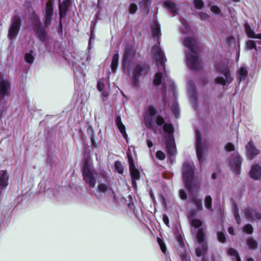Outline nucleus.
Wrapping results in <instances>:
<instances>
[{
    "label": "nucleus",
    "mask_w": 261,
    "mask_h": 261,
    "mask_svg": "<svg viewBox=\"0 0 261 261\" xmlns=\"http://www.w3.org/2000/svg\"><path fill=\"white\" fill-rule=\"evenodd\" d=\"M130 176L131 177V184L133 187H137V180L140 178V172L136 167L129 169Z\"/></svg>",
    "instance_id": "4be33fe9"
},
{
    "label": "nucleus",
    "mask_w": 261,
    "mask_h": 261,
    "mask_svg": "<svg viewBox=\"0 0 261 261\" xmlns=\"http://www.w3.org/2000/svg\"><path fill=\"white\" fill-rule=\"evenodd\" d=\"M34 51L33 50H30L28 53H27L24 55V60L25 61L30 64H32L33 63L35 57H34Z\"/></svg>",
    "instance_id": "473e14b6"
},
{
    "label": "nucleus",
    "mask_w": 261,
    "mask_h": 261,
    "mask_svg": "<svg viewBox=\"0 0 261 261\" xmlns=\"http://www.w3.org/2000/svg\"><path fill=\"white\" fill-rule=\"evenodd\" d=\"M9 175L6 170L0 171V195L2 190L8 185Z\"/></svg>",
    "instance_id": "5701e85b"
},
{
    "label": "nucleus",
    "mask_w": 261,
    "mask_h": 261,
    "mask_svg": "<svg viewBox=\"0 0 261 261\" xmlns=\"http://www.w3.org/2000/svg\"><path fill=\"white\" fill-rule=\"evenodd\" d=\"M138 10V7L136 4H131L129 7V12L130 14H134Z\"/></svg>",
    "instance_id": "de8ad7c7"
},
{
    "label": "nucleus",
    "mask_w": 261,
    "mask_h": 261,
    "mask_svg": "<svg viewBox=\"0 0 261 261\" xmlns=\"http://www.w3.org/2000/svg\"><path fill=\"white\" fill-rule=\"evenodd\" d=\"M182 26L180 27V31L182 34H187L189 32V28L185 22L181 21Z\"/></svg>",
    "instance_id": "49530a36"
},
{
    "label": "nucleus",
    "mask_w": 261,
    "mask_h": 261,
    "mask_svg": "<svg viewBox=\"0 0 261 261\" xmlns=\"http://www.w3.org/2000/svg\"><path fill=\"white\" fill-rule=\"evenodd\" d=\"M214 66L216 72L219 74L214 79L215 84L224 87L232 83L234 78L231 74L228 61L223 60L216 62Z\"/></svg>",
    "instance_id": "7ed1b4c3"
},
{
    "label": "nucleus",
    "mask_w": 261,
    "mask_h": 261,
    "mask_svg": "<svg viewBox=\"0 0 261 261\" xmlns=\"http://www.w3.org/2000/svg\"><path fill=\"white\" fill-rule=\"evenodd\" d=\"M256 43H259L261 44V41H257L255 42L254 40H249L246 42V47L248 49H252L253 48H254L256 50Z\"/></svg>",
    "instance_id": "c9c22d12"
},
{
    "label": "nucleus",
    "mask_w": 261,
    "mask_h": 261,
    "mask_svg": "<svg viewBox=\"0 0 261 261\" xmlns=\"http://www.w3.org/2000/svg\"><path fill=\"white\" fill-rule=\"evenodd\" d=\"M206 248L204 246L202 247V249L200 248H196L195 249V253L197 256L200 257L202 255L203 251H205Z\"/></svg>",
    "instance_id": "3c124183"
},
{
    "label": "nucleus",
    "mask_w": 261,
    "mask_h": 261,
    "mask_svg": "<svg viewBox=\"0 0 261 261\" xmlns=\"http://www.w3.org/2000/svg\"><path fill=\"white\" fill-rule=\"evenodd\" d=\"M158 242L160 245L161 249L163 253H165L166 251V247L165 243L162 241L161 239L158 238Z\"/></svg>",
    "instance_id": "09e8293b"
},
{
    "label": "nucleus",
    "mask_w": 261,
    "mask_h": 261,
    "mask_svg": "<svg viewBox=\"0 0 261 261\" xmlns=\"http://www.w3.org/2000/svg\"><path fill=\"white\" fill-rule=\"evenodd\" d=\"M163 220L164 223L167 226H168L169 223V218H168V216L166 215H165V214L163 215Z\"/></svg>",
    "instance_id": "13d9d810"
},
{
    "label": "nucleus",
    "mask_w": 261,
    "mask_h": 261,
    "mask_svg": "<svg viewBox=\"0 0 261 261\" xmlns=\"http://www.w3.org/2000/svg\"><path fill=\"white\" fill-rule=\"evenodd\" d=\"M212 177L213 179H215L217 178V174L216 173H213L212 175Z\"/></svg>",
    "instance_id": "774afa93"
},
{
    "label": "nucleus",
    "mask_w": 261,
    "mask_h": 261,
    "mask_svg": "<svg viewBox=\"0 0 261 261\" xmlns=\"http://www.w3.org/2000/svg\"><path fill=\"white\" fill-rule=\"evenodd\" d=\"M114 167L115 169V172H118V173L122 174L123 173V167L122 166L121 163L119 161H116L115 162Z\"/></svg>",
    "instance_id": "ea45409f"
},
{
    "label": "nucleus",
    "mask_w": 261,
    "mask_h": 261,
    "mask_svg": "<svg viewBox=\"0 0 261 261\" xmlns=\"http://www.w3.org/2000/svg\"><path fill=\"white\" fill-rule=\"evenodd\" d=\"M196 134V152L197 158L199 162H202L204 160V154L205 151V145L201 142V135L197 129L195 130Z\"/></svg>",
    "instance_id": "4468645a"
},
{
    "label": "nucleus",
    "mask_w": 261,
    "mask_h": 261,
    "mask_svg": "<svg viewBox=\"0 0 261 261\" xmlns=\"http://www.w3.org/2000/svg\"><path fill=\"white\" fill-rule=\"evenodd\" d=\"M74 73H75V76L76 79H78L79 77V75H78L79 73L80 74V75H82V74L80 71H75L74 70Z\"/></svg>",
    "instance_id": "0e129e2a"
},
{
    "label": "nucleus",
    "mask_w": 261,
    "mask_h": 261,
    "mask_svg": "<svg viewBox=\"0 0 261 261\" xmlns=\"http://www.w3.org/2000/svg\"><path fill=\"white\" fill-rule=\"evenodd\" d=\"M91 60V56L90 55H87L86 57V62H87V64H89V61Z\"/></svg>",
    "instance_id": "69168bd1"
},
{
    "label": "nucleus",
    "mask_w": 261,
    "mask_h": 261,
    "mask_svg": "<svg viewBox=\"0 0 261 261\" xmlns=\"http://www.w3.org/2000/svg\"><path fill=\"white\" fill-rule=\"evenodd\" d=\"M218 241L221 243H224L226 240V237L223 232L220 231L217 233Z\"/></svg>",
    "instance_id": "a18cd8bd"
},
{
    "label": "nucleus",
    "mask_w": 261,
    "mask_h": 261,
    "mask_svg": "<svg viewBox=\"0 0 261 261\" xmlns=\"http://www.w3.org/2000/svg\"><path fill=\"white\" fill-rule=\"evenodd\" d=\"M156 156L158 159L163 160L165 159L166 156L163 151L158 150L156 152Z\"/></svg>",
    "instance_id": "603ef678"
},
{
    "label": "nucleus",
    "mask_w": 261,
    "mask_h": 261,
    "mask_svg": "<svg viewBox=\"0 0 261 261\" xmlns=\"http://www.w3.org/2000/svg\"><path fill=\"white\" fill-rule=\"evenodd\" d=\"M225 149L228 152L233 151L234 150V146L231 143H228L225 146Z\"/></svg>",
    "instance_id": "8fccbe9b"
},
{
    "label": "nucleus",
    "mask_w": 261,
    "mask_h": 261,
    "mask_svg": "<svg viewBox=\"0 0 261 261\" xmlns=\"http://www.w3.org/2000/svg\"><path fill=\"white\" fill-rule=\"evenodd\" d=\"M164 7L168 11L169 13L172 15V16L177 14L178 9L176 4L170 1H165L163 2Z\"/></svg>",
    "instance_id": "412c9836"
},
{
    "label": "nucleus",
    "mask_w": 261,
    "mask_h": 261,
    "mask_svg": "<svg viewBox=\"0 0 261 261\" xmlns=\"http://www.w3.org/2000/svg\"><path fill=\"white\" fill-rule=\"evenodd\" d=\"M179 194L182 200H186L187 198V194L184 190L181 189L179 191Z\"/></svg>",
    "instance_id": "5fc2aeb1"
},
{
    "label": "nucleus",
    "mask_w": 261,
    "mask_h": 261,
    "mask_svg": "<svg viewBox=\"0 0 261 261\" xmlns=\"http://www.w3.org/2000/svg\"><path fill=\"white\" fill-rule=\"evenodd\" d=\"M242 231L245 233L251 234L253 232V227L250 224H247L242 228Z\"/></svg>",
    "instance_id": "58836bf2"
},
{
    "label": "nucleus",
    "mask_w": 261,
    "mask_h": 261,
    "mask_svg": "<svg viewBox=\"0 0 261 261\" xmlns=\"http://www.w3.org/2000/svg\"><path fill=\"white\" fill-rule=\"evenodd\" d=\"M150 28L154 41L157 42L152 47L151 54L156 61L159 70L154 75L153 84L156 86L157 93L162 97L166 96L167 87L170 86L172 90L173 96L176 97V86L174 81L170 79L166 72L165 62L167 59L165 53L160 46L159 39L161 35L160 24L157 21L154 20Z\"/></svg>",
    "instance_id": "f257e3e1"
},
{
    "label": "nucleus",
    "mask_w": 261,
    "mask_h": 261,
    "mask_svg": "<svg viewBox=\"0 0 261 261\" xmlns=\"http://www.w3.org/2000/svg\"><path fill=\"white\" fill-rule=\"evenodd\" d=\"M54 14V7L52 4H47L43 18L44 26L41 22L39 15L35 12L30 14V27L35 34L37 39L42 43L46 42L48 39L47 31L50 27Z\"/></svg>",
    "instance_id": "f03ea898"
},
{
    "label": "nucleus",
    "mask_w": 261,
    "mask_h": 261,
    "mask_svg": "<svg viewBox=\"0 0 261 261\" xmlns=\"http://www.w3.org/2000/svg\"><path fill=\"white\" fill-rule=\"evenodd\" d=\"M192 233L195 236L199 243H202L204 242L205 234L202 228L197 229L195 232L192 231Z\"/></svg>",
    "instance_id": "c85d7f7f"
},
{
    "label": "nucleus",
    "mask_w": 261,
    "mask_h": 261,
    "mask_svg": "<svg viewBox=\"0 0 261 261\" xmlns=\"http://www.w3.org/2000/svg\"><path fill=\"white\" fill-rule=\"evenodd\" d=\"M193 4L196 9H201L204 6L202 0H194Z\"/></svg>",
    "instance_id": "37998d69"
},
{
    "label": "nucleus",
    "mask_w": 261,
    "mask_h": 261,
    "mask_svg": "<svg viewBox=\"0 0 261 261\" xmlns=\"http://www.w3.org/2000/svg\"><path fill=\"white\" fill-rule=\"evenodd\" d=\"M82 171L84 180L92 191L95 187L97 172L94 169L92 162L89 159H84Z\"/></svg>",
    "instance_id": "423d86ee"
},
{
    "label": "nucleus",
    "mask_w": 261,
    "mask_h": 261,
    "mask_svg": "<svg viewBox=\"0 0 261 261\" xmlns=\"http://www.w3.org/2000/svg\"><path fill=\"white\" fill-rule=\"evenodd\" d=\"M21 20L18 14H15L11 19V25L8 30V37L11 40L15 39L20 31Z\"/></svg>",
    "instance_id": "f8f14e48"
},
{
    "label": "nucleus",
    "mask_w": 261,
    "mask_h": 261,
    "mask_svg": "<svg viewBox=\"0 0 261 261\" xmlns=\"http://www.w3.org/2000/svg\"><path fill=\"white\" fill-rule=\"evenodd\" d=\"M171 112L176 118H178L180 116L179 106L177 101H174L171 107Z\"/></svg>",
    "instance_id": "7c9ffc66"
},
{
    "label": "nucleus",
    "mask_w": 261,
    "mask_h": 261,
    "mask_svg": "<svg viewBox=\"0 0 261 261\" xmlns=\"http://www.w3.org/2000/svg\"><path fill=\"white\" fill-rule=\"evenodd\" d=\"M228 231L229 233L231 234V235H234V229H233V228L232 226H229L228 227Z\"/></svg>",
    "instance_id": "e2e57ef3"
},
{
    "label": "nucleus",
    "mask_w": 261,
    "mask_h": 261,
    "mask_svg": "<svg viewBox=\"0 0 261 261\" xmlns=\"http://www.w3.org/2000/svg\"><path fill=\"white\" fill-rule=\"evenodd\" d=\"M242 159L238 152H234L229 159V165L235 174L240 173Z\"/></svg>",
    "instance_id": "2eb2a0df"
},
{
    "label": "nucleus",
    "mask_w": 261,
    "mask_h": 261,
    "mask_svg": "<svg viewBox=\"0 0 261 261\" xmlns=\"http://www.w3.org/2000/svg\"><path fill=\"white\" fill-rule=\"evenodd\" d=\"M211 11L216 15H220L221 11L220 8L216 5H213L211 7Z\"/></svg>",
    "instance_id": "c03bdc74"
},
{
    "label": "nucleus",
    "mask_w": 261,
    "mask_h": 261,
    "mask_svg": "<svg viewBox=\"0 0 261 261\" xmlns=\"http://www.w3.org/2000/svg\"><path fill=\"white\" fill-rule=\"evenodd\" d=\"M190 225L191 226V230L193 231V228L198 229L201 228L202 225V222L198 219H194L191 221H189Z\"/></svg>",
    "instance_id": "2f4dec72"
},
{
    "label": "nucleus",
    "mask_w": 261,
    "mask_h": 261,
    "mask_svg": "<svg viewBox=\"0 0 261 261\" xmlns=\"http://www.w3.org/2000/svg\"><path fill=\"white\" fill-rule=\"evenodd\" d=\"M135 54L136 51L132 46L127 45L125 47L121 64V67L124 72H125L127 67L130 68L132 60L135 57Z\"/></svg>",
    "instance_id": "9b49d317"
},
{
    "label": "nucleus",
    "mask_w": 261,
    "mask_h": 261,
    "mask_svg": "<svg viewBox=\"0 0 261 261\" xmlns=\"http://www.w3.org/2000/svg\"><path fill=\"white\" fill-rule=\"evenodd\" d=\"M189 200L196 207L195 210L201 211L203 210L202 201L194 195L190 197Z\"/></svg>",
    "instance_id": "a878e982"
},
{
    "label": "nucleus",
    "mask_w": 261,
    "mask_h": 261,
    "mask_svg": "<svg viewBox=\"0 0 261 261\" xmlns=\"http://www.w3.org/2000/svg\"><path fill=\"white\" fill-rule=\"evenodd\" d=\"M204 206L208 210L211 212L213 211L212 208V198L211 196L207 195L204 199Z\"/></svg>",
    "instance_id": "f704fd0d"
},
{
    "label": "nucleus",
    "mask_w": 261,
    "mask_h": 261,
    "mask_svg": "<svg viewBox=\"0 0 261 261\" xmlns=\"http://www.w3.org/2000/svg\"><path fill=\"white\" fill-rule=\"evenodd\" d=\"M196 41L192 37H186L184 41V45L188 48L186 51L188 66L192 70H198L200 65L198 60L199 50L196 47Z\"/></svg>",
    "instance_id": "20e7f679"
},
{
    "label": "nucleus",
    "mask_w": 261,
    "mask_h": 261,
    "mask_svg": "<svg viewBox=\"0 0 261 261\" xmlns=\"http://www.w3.org/2000/svg\"><path fill=\"white\" fill-rule=\"evenodd\" d=\"M244 215L248 221L253 222L255 218L261 219V213L250 206H247L244 209Z\"/></svg>",
    "instance_id": "dca6fc26"
},
{
    "label": "nucleus",
    "mask_w": 261,
    "mask_h": 261,
    "mask_svg": "<svg viewBox=\"0 0 261 261\" xmlns=\"http://www.w3.org/2000/svg\"><path fill=\"white\" fill-rule=\"evenodd\" d=\"M198 212L199 211L195 209L188 211L187 212V217L189 221L195 219V218L196 217Z\"/></svg>",
    "instance_id": "4c0bfd02"
},
{
    "label": "nucleus",
    "mask_w": 261,
    "mask_h": 261,
    "mask_svg": "<svg viewBox=\"0 0 261 261\" xmlns=\"http://www.w3.org/2000/svg\"><path fill=\"white\" fill-rule=\"evenodd\" d=\"M232 213L237 223L240 225L241 222V219L239 214V208L236 202L232 203Z\"/></svg>",
    "instance_id": "c756f323"
},
{
    "label": "nucleus",
    "mask_w": 261,
    "mask_h": 261,
    "mask_svg": "<svg viewBox=\"0 0 261 261\" xmlns=\"http://www.w3.org/2000/svg\"><path fill=\"white\" fill-rule=\"evenodd\" d=\"M127 157L129 164V168L130 169L136 167L135 164L131 153L129 152H127Z\"/></svg>",
    "instance_id": "79ce46f5"
},
{
    "label": "nucleus",
    "mask_w": 261,
    "mask_h": 261,
    "mask_svg": "<svg viewBox=\"0 0 261 261\" xmlns=\"http://www.w3.org/2000/svg\"><path fill=\"white\" fill-rule=\"evenodd\" d=\"M117 127L119 129L120 133L122 134L123 137L125 139L126 141L128 142V136L125 131V127L121 121L120 116H117L115 120Z\"/></svg>",
    "instance_id": "b1692460"
},
{
    "label": "nucleus",
    "mask_w": 261,
    "mask_h": 261,
    "mask_svg": "<svg viewBox=\"0 0 261 261\" xmlns=\"http://www.w3.org/2000/svg\"><path fill=\"white\" fill-rule=\"evenodd\" d=\"M188 91L190 101L195 110L198 107L197 97L196 88L192 81H189L188 83Z\"/></svg>",
    "instance_id": "f3484780"
},
{
    "label": "nucleus",
    "mask_w": 261,
    "mask_h": 261,
    "mask_svg": "<svg viewBox=\"0 0 261 261\" xmlns=\"http://www.w3.org/2000/svg\"><path fill=\"white\" fill-rule=\"evenodd\" d=\"M94 39V35H93V33H92V32H91V36H90V39H89V42H88V49L89 50L91 49V47H91V39Z\"/></svg>",
    "instance_id": "bf43d9fd"
},
{
    "label": "nucleus",
    "mask_w": 261,
    "mask_h": 261,
    "mask_svg": "<svg viewBox=\"0 0 261 261\" xmlns=\"http://www.w3.org/2000/svg\"><path fill=\"white\" fill-rule=\"evenodd\" d=\"M247 155L248 159L252 160L260 153V150L257 149L251 140L246 145Z\"/></svg>",
    "instance_id": "a211bd4d"
},
{
    "label": "nucleus",
    "mask_w": 261,
    "mask_h": 261,
    "mask_svg": "<svg viewBox=\"0 0 261 261\" xmlns=\"http://www.w3.org/2000/svg\"><path fill=\"white\" fill-rule=\"evenodd\" d=\"M151 0H142L141 6L146 9H148L150 5Z\"/></svg>",
    "instance_id": "6e6d98bb"
},
{
    "label": "nucleus",
    "mask_w": 261,
    "mask_h": 261,
    "mask_svg": "<svg viewBox=\"0 0 261 261\" xmlns=\"http://www.w3.org/2000/svg\"><path fill=\"white\" fill-rule=\"evenodd\" d=\"M11 89L10 82L5 79L0 72V102L10 95Z\"/></svg>",
    "instance_id": "ddd939ff"
},
{
    "label": "nucleus",
    "mask_w": 261,
    "mask_h": 261,
    "mask_svg": "<svg viewBox=\"0 0 261 261\" xmlns=\"http://www.w3.org/2000/svg\"><path fill=\"white\" fill-rule=\"evenodd\" d=\"M147 144L148 147L149 148H151L153 146V143H152V141L149 139H147Z\"/></svg>",
    "instance_id": "680f3d73"
},
{
    "label": "nucleus",
    "mask_w": 261,
    "mask_h": 261,
    "mask_svg": "<svg viewBox=\"0 0 261 261\" xmlns=\"http://www.w3.org/2000/svg\"><path fill=\"white\" fill-rule=\"evenodd\" d=\"M144 119L146 126L149 128H152L154 126L163 127L166 124L163 117L159 114L157 108L153 106H149L145 110Z\"/></svg>",
    "instance_id": "39448f33"
},
{
    "label": "nucleus",
    "mask_w": 261,
    "mask_h": 261,
    "mask_svg": "<svg viewBox=\"0 0 261 261\" xmlns=\"http://www.w3.org/2000/svg\"><path fill=\"white\" fill-rule=\"evenodd\" d=\"M246 244L250 250H254L257 248L258 243L253 238L249 237L246 240Z\"/></svg>",
    "instance_id": "72a5a7b5"
},
{
    "label": "nucleus",
    "mask_w": 261,
    "mask_h": 261,
    "mask_svg": "<svg viewBox=\"0 0 261 261\" xmlns=\"http://www.w3.org/2000/svg\"><path fill=\"white\" fill-rule=\"evenodd\" d=\"M111 179L104 173L99 175L97 179V186L96 187V193H94L97 198L98 194L100 196H105L107 192H113L111 186Z\"/></svg>",
    "instance_id": "9d476101"
},
{
    "label": "nucleus",
    "mask_w": 261,
    "mask_h": 261,
    "mask_svg": "<svg viewBox=\"0 0 261 261\" xmlns=\"http://www.w3.org/2000/svg\"><path fill=\"white\" fill-rule=\"evenodd\" d=\"M163 130L166 133L164 138L166 140V148L169 155H174L176 153V149L173 137L174 128L171 124L164 125Z\"/></svg>",
    "instance_id": "0eeeda50"
},
{
    "label": "nucleus",
    "mask_w": 261,
    "mask_h": 261,
    "mask_svg": "<svg viewBox=\"0 0 261 261\" xmlns=\"http://www.w3.org/2000/svg\"><path fill=\"white\" fill-rule=\"evenodd\" d=\"M182 179L185 187L190 192H193L196 189L194 180V169L187 162L184 163L182 169Z\"/></svg>",
    "instance_id": "1a4fd4ad"
},
{
    "label": "nucleus",
    "mask_w": 261,
    "mask_h": 261,
    "mask_svg": "<svg viewBox=\"0 0 261 261\" xmlns=\"http://www.w3.org/2000/svg\"><path fill=\"white\" fill-rule=\"evenodd\" d=\"M97 88L99 91H102L103 89V86L102 84H101L99 82L97 83Z\"/></svg>",
    "instance_id": "052dcab7"
},
{
    "label": "nucleus",
    "mask_w": 261,
    "mask_h": 261,
    "mask_svg": "<svg viewBox=\"0 0 261 261\" xmlns=\"http://www.w3.org/2000/svg\"><path fill=\"white\" fill-rule=\"evenodd\" d=\"M149 66L146 63H137L129 75L130 84L134 88H137L140 85V79L144 73L147 74Z\"/></svg>",
    "instance_id": "6e6552de"
},
{
    "label": "nucleus",
    "mask_w": 261,
    "mask_h": 261,
    "mask_svg": "<svg viewBox=\"0 0 261 261\" xmlns=\"http://www.w3.org/2000/svg\"><path fill=\"white\" fill-rule=\"evenodd\" d=\"M249 175L254 180H259L261 177V165L259 164L253 165L249 172Z\"/></svg>",
    "instance_id": "6ab92c4d"
},
{
    "label": "nucleus",
    "mask_w": 261,
    "mask_h": 261,
    "mask_svg": "<svg viewBox=\"0 0 261 261\" xmlns=\"http://www.w3.org/2000/svg\"><path fill=\"white\" fill-rule=\"evenodd\" d=\"M237 79L239 80L238 84L241 82L245 81L248 76V70L247 67L245 66H242L237 71Z\"/></svg>",
    "instance_id": "393cba45"
},
{
    "label": "nucleus",
    "mask_w": 261,
    "mask_h": 261,
    "mask_svg": "<svg viewBox=\"0 0 261 261\" xmlns=\"http://www.w3.org/2000/svg\"><path fill=\"white\" fill-rule=\"evenodd\" d=\"M70 7L69 2L64 0L61 3H59V18L62 19L65 18L67 15V12L69 11Z\"/></svg>",
    "instance_id": "aec40b11"
},
{
    "label": "nucleus",
    "mask_w": 261,
    "mask_h": 261,
    "mask_svg": "<svg viewBox=\"0 0 261 261\" xmlns=\"http://www.w3.org/2000/svg\"><path fill=\"white\" fill-rule=\"evenodd\" d=\"M149 195H150V196L151 198V199L153 200L154 198V197L153 193L151 191H150L149 192Z\"/></svg>",
    "instance_id": "338daca9"
},
{
    "label": "nucleus",
    "mask_w": 261,
    "mask_h": 261,
    "mask_svg": "<svg viewBox=\"0 0 261 261\" xmlns=\"http://www.w3.org/2000/svg\"><path fill=\"white\" fill-rule=\"evenodd\" d=\"M247 35L248 37L253 39H258L261 40V33L255 34L251 29H247L246 31Z\"/></svg>",
    "instance_id": "e433bc0d"
},
{
    "label": "nucleus",
    "mask_w": 261,
    "mask_h": 261,
    "mask_svg": "<svg viewBox=\"0 0 261 261\" xmlns=\"http://www.w3.org/2000/svg\"><path fill=\"white\" fill-rule=\"evenodd\" d=\"M227 253L228 255L234 256L235 258H239V254L238 251L232 247L228 248L227 249Z\"/></svg>",
    "instance_id": "a19ab883"
},
{
    "label": "nucleus",
    "mask_w": 261,
    "mask_h": 261,
    "mask_svg": "<svg viewBox=\"0 0 261 261\" xmlns=\"http://www.w3.org/2000/svg\"><path fill=\"white\" fill-rule=\"evenodd\" d=\"M119 58V56L118 50H115V54L113 56L111 64V68L113 72H115L117 70L118 65Z\"/></svg>",
    "instance_id": "bb28decb"
},
{
    "label": "nucleus",
    "mask_w": 261,
    "mask_h": 261,
    "mask_svg": "<svg viewBox=\"0 0 261 261\" xmlns=\"http://www.w3.org/2000/svg\"><path fill=\"white\" fill-rule=\"evenodd\" d=\"M62 19L59 20V25L58 27V32L59 33H62V30H63V24L62 22Z\"/></svg>",
    "instance_id": "4d7b16f0"
},
{
    "label": "nucleus",
    "mask_w": 261,
    "mask_h": 261,
    "mask_svg": "<svg viewBox=\"0 0 261 261\" xmlns=\"http://www.w3.org/2000/svg\"><path fill=\"white\" fill-rule=\"evenodd\" d=\"M87 132L92 147L94 148H97L98 144L95 141L96 136L92 126H91L87 128Z\"/></svg>",
    "instance_id": "cd10ccee"
},
{
    "label": "nucleus",
    "mask_w": 261,
    "mask_h": 261,
    "mask_svg": "<svg viewBox=\"0 0 261 261\" xmlns=\"http://www.w3.org/2000/svg\"><path fill=\"white\" fill-rule=\"evenodd\" d=\"M198 15L199 16L200 19L202 20H207L209 18V16L206 13L202 12H199L198 13Z\"/></svg>",
    "instance_id": "864d4df0"
}]
</instances>
